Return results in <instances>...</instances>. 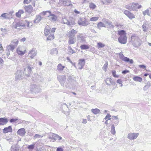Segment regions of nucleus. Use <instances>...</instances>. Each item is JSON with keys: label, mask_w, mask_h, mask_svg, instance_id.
<instances>
[{"label": "nucleus", "mask_w": 151, "mask_h": 151, "mask_svg": "<svg viewBox=\"0 0 151 151\" xmlns=\"http://www.w3.org/2000/svg\"><path fill=\"white\" fill-rule=\"evenodd\" d=\"M49 138L51 139H53V141H54L57 139H58L59 142H60V140L62 139V137H61L60 136L57 134H53L52 137H49Z\"/></svg>", "instance_id": "nucleus-21"}, {"label": "nucleus", "mask_w": 151, "mask_h": 151, "mask_svg": "<svg viewBox=\"0 0 151 151\" xmlns=\"http://www.w3.org/2000/svg\"><path fill=\"white\" fill-rule=\"evenodd\" d=\"M21 149L18 145L12 146L11 149V151H20Z\"/></svg>", "instance_id": "nucleus-29"}, {"label": "nucleus", "mask_w": 151, "mask_h": 151, "mask_svg": "<svg viewBox=\"0 0 151 151\" xmlns=\"http://www.w3.org/2000/svg\"><path fill=\"white\" fill-rule=\"evenodd\" d=\"M56 151H63V149L62 147H59L57 148Z\"/></svg>", "instance_id": "nucleus-63"}, {"label": "nucleus", "mask_w": 151, "mask_h": 151, "mask_svg": "<svg viewBox=\"0 0 151 151\" xmlns=\"http://www.w3.org/2000/svg\"><path fill=\"white\" fill-rule=\"evenodd\" d=\"M31 1V0H24V4H27L29 3Z\"/></svg>", "instance_id": "nucleus-64"}, {"label": "nucleus", "mask_w": 151, "mask_h": 151, "mask_svg": "<svg viewBox=\"0 0 151 151\" xmlns=\"http://www.w3.org/2000/svg\"><path fill=\"white\" fill-rule=\"evenodd\" d=\"M96 7V5L93 3H90L89 8L91 9H94Z\"/></svg>", "instance_id": "nucleus-49"}, {"label": "nucleus", "mask_w": 151, "mask_h": 151, "mask_svg": "<svg viewBox=\"0 0 151 151\" xmlns=\"http://www.w3.org/2000/svg\"><path fill=\"white\" fill-rule=\"evenodd\" d=\"M126 32L123 30L118 31V35L119 36L118 38L119 42L121 44H125L127 42V37Z\"/></svg>", "instance_id": "nucleus-1"}, {"label": "nucleus", "mask_w": 151, "mask_h": 151, "mask_svg": "<svg viewBox=\"0 0 151 151\" xmlns=\"http://www.w3.org/2000/svg\"><path fill=\"white\" fill-rule=\"evenodd\" d=\"M143 14L145 16L146 14H147L149 16L150 15L149 10L148 9H147L146 10L144 11L143 12Z\"/></svg>", "instance_id": "nucleus-53"}, {"label": "nucleus", "mask_w": 151, "mask_h": 151, "mask_svg": "<svg viewBox=\"0 0 151 151\" xmlns=\"http://www.w3.org/2000/svg\"><path fill=\"white\" fill-rule=\"evenodd\" d=\"M49 19L52 22H54L57 19V17L55 14H50L49 15H47Z\"/></svg>", "instance_id": "nucleus-23"}, {"label": "nucleus", "mask_w": 151, "mask_h": 151, "mask_svg": "<svg viewBox=\"0 0 151 151\" xmlns=\"http://www.w3.org/2000/svg\"><path fill=\"white\" fill-rule=\"evenodd\" d=\"M54 36L53 34H50L47 38V40H51L54 39Z\"/></svg>", "instance_id": "nucleus-50"}, {"label": "nucleus", "mask_w": 151, "mask_h": 151, "mask_svg": "<svg viewBox=\"0 0 151 151\" xmlns=\"http://www.w3.org/2000/svg\"><path fill=\"white\" fill-rule=\"evenodd\" d=\"M102 20L105 23L106 25L108 26V28L111 29L112 28H114V26L112 24V22L109 21L108 19H103Z\"/></svg>", "instance_id": "nucleus-15"}, {"label": "nucleus", "mask_w": 151, "mask_h": 151, "mask_svg": "<svg viewBox=\"0 0 151 151\" xmlns=\"http://www.w3.org/2000/svg\"><path fill=\"white\" fill-rule=\"evenodd\" d=\"M115 127L114 125L112 124L111 126V133L113 135H114L115 134L116 131L115 129Z\"/></svg>", "instance_id": "nucleus-46"}, {"label": "nucleus", "mask_w": 151, "mask_h": 151, "mask_svg": "<svg viewBox=\"0 0 151 151\" xmlns=\"http://www.w3.org/2000/svg\"><path fill=\"white\" fill-rule=\"evenodd\" d=\"M44 31L45 35L46 36H47L50 33V28L49 26H47L46 27Z\"/></svg>", "instance_id": "nucleus-30"}, {"label": "nucleus", "mask_w": 151, "mask_h": 151, "mask_svg": "<svg viewBox=\"0 0 151 151\" xmlns=\"http://www.w3.org/2000/svg\"><path fill=\"white\" fill-rule=\"evenodd\" d=\"M24 13V10H19L18 11L16 12V16L18 18H20L21 17V15L22 14H23Z\"/></svg>", "instance_id": "nucleus-33"}, {"label": "nucleus", "mask_w": 151, "mask_h": 151, "mask_svg": "<svg viewBox=\"0 0 151 151\" xmlns=\"http://www.w3.org/2000/svg\"><path fill=\"white\" fill-rule=\"evenodd\" d=\"M80 47L81 50H87L89 48V47L88 45L85 44H83L81 45Z\"/></svg>", "instance_id": "nucleus-43"}, {"label": "nucleus", "mask_w": 151, "mask_h": 151, "mask_svg": "<svg viewBox=\"0 0 151 151\" xmlns=\"http://www.w3.org/2000/svg\"><path fill=\"white\" fill-rule=\"evenodd\" d=\"M108 63L107 62L104 65L103 67V69L105 71L106 70V68L107 66Z\"/></svg>", "instance_id": "nucleus-58"}, {"label": "nucleus", "mask_w": 151, "mask_h": 151, "mask_svg": "<svg viewBox=\"0 0 151 151\" xmlns=\"http://www.w3.org/2000/svg\"><path fill=\"white\" fill-rule=\"evenodd\" d=\"M76 42V38H69L68 40V44L69 45L73 44L75 43Z\"/></svg>", "instance_id": "nucleus-32"}, {"label": "nucleus", "mask_w": 151, "mask_h": 151, "mask_svg": "<svg viewBox=\"0 0 151 151\" xmlns=\"http://www.w3.org/2000/svg\"><path fill=\"white\" fill-rule=\"evenodd\" d=\"M8 122L7 119L4 118H0V125H3Z\"/></svg>", "instance_id": "nucleus-28"}, {"label": "nucleus", "mask_w": 151, "mask_h": 151, "mask_svg": "<svg viewBox=\"0 0 151 151\" xmlns=\"http://www.w3.org/2000/svg\"><path fill=\"white\" fill-rule=\"evenodd\" d=\"M25 24L23 23L22 21H21L17 23L14 26V27L17 29H20L24 28L25 27Z\"/></svg>", "instance_id": "nucleus-10"}, {"label": "nucleus", "mask_w": 151, "mask_h": 151, "mask_svg": "<svg viewBox=\"0 0 151 151\" xmlns=\"http://www.w3.org/2000/svg\"><path fill=\"white\" fill-rule=\"evenodd\" d=\"M24 8L25 12L29 14L31 13L33 9L32 6L30 5H29L28 6H25L24 7Z\"/></svg>", "instance_id": "nucleus-19"}, {"label": "nucleus", "mask_w": 151, "mask_h": 151, "mask_svg": "<svg viewBox=\"0 0 151 151\" xmlns=\"http://www.w3.org/2000/svg\"><path fill=\"white\" fill-rule=\"evenodd\" d=\"M65 68V66H63L60 63L57 66V70L59 71H62L63 70L64 68Z\"/></svg>", "instance_id": "nucleus-34"}, {"label": "nucleus", "mask_w": 151, "mask_h": 151, "mask_svg": "<svg viewBox=\"0 0 151 151\" xmlns=\"http://www.w3.org/2000/svg\"><path fill=\"white\" fill-rule=\"evenodd\" d=\"M37 54V52L36 48H33L29 52V55L31 58H33Z\"/></svg>", "instance_id": "nucleus-16"}, {"label": "nucleus", "mask_w": 151, "mask_h": 151, "mask_svg": "<svg viewBox=\"0 0 151 151\" xmlns=\"http://www.w3.org/2000/svg\"><path fill=\"white\" fill-rule=\"evenodd\" d=\"M124 13L130 19L135 18L134 15L128 10H125L124 12Z\"/></svg>", "instance_id": "nucleus-18"}, {"label": "nucleus", "mask_w": 151, "mask_h": 151, "mask_svg": "<svg viewBox=\"0 0 151 151\" xmlns=\"http://www.w3.org/2000/svg\"><path fill=\"white\" fill-rule=\"evenodd\" d=\"M3 130L4 133H6L9 132H12V130L11 126H10L8 127L4 128Z\"/></svg>", "instance_id": "nucleus-27"}, {"label": "nucleus", "mask_w": 151, "mask_h": 151, "mask_svg": "<svg viewBox=\"0 0 151 151\" xmlns=\"http://www.w3.org/2000/svg\"><path fill=\"white\" fill-rule=\"evenodd\" d=\"M31 71L32 68L29 66H28L24 69V72H23L24 74V75L25 74L27 76H29Z\"/></svg>", "instance_id": "nucleus-14"}, {"label": "nucleus", "mask_w": 151, "mask_h": 151, "mask_svg": "<svg viewBox=\"0 0 151 151\" xmlns=\"http://www.w3.org/2000/svg\"><path fill=\"white\" fill-rule=\"evenodd\" d=\"M85 64V60L84 59H81L79 60L78 66V69H82Z\"/></svg>", "instance_id": "nucleus-17"}, {"label": "nucleus", "mask_w": 151, "mask_h": 151, "mask_svg": "<svg viewBox=\"0 0 151 151\" xmlns=\"http://www.w3.org/2000/svg\"><path fill=\"white\" fill-rule=\"evenodd\" d=\"M139 133H130L128 135L127 138L130 140L136 139L139 135Z\"/></svg>", "instance_id": "nucleus-13"}, {"label": "nucleus", "mask_w": 151, "mask_h": 151, "mask_svg": "<svg viewBox=\"0 0 151 151\" xmlns=\"http://www.w3.org/2000/svg\"><path fill=\"white\" fill-rule=\"evenodd\" d=\"M68 51L69 54H72L76 53V52L72 49L70 46H68Z\"/></svg>", "instance_id": "nucleus-38"}, {"label": "nucleus", "mask_w": 151, "mask_h": 151, "mask_svg": "<svg viewBox=\"0 0 151 151\" xmlns=\"http://www.w3.org/2000/svg\"><path fill=\"white\" fill-rule=\"evenodd\" d=\"M111 115L109 114H107V115H106L104 118V119L105 120H107V119H109V118H111L110 117H111Z\"/></svg>", "instance_id": "nucleus-61"}, {"label": "nucleus", "mask_w": 151, "mask_h": 151, "mask_svg": "<svg viewBox=\"0 0 151 151\" xmlns=\"http://www.w3.org/2000/svg\"><path fill=\"white\" fill-rule=\"evenodd\" d=\"M26 133L25 129L24 128H21L19 129L17 132V133L21 136H24Z\"/></svg>", "instance_id": "nucleus-26"}, {"label": "nucleus", "mask_w": 151, "mask_h": 151, "mask_svg": "<svg viewBox=\"0 0 151 151\" xmlns=\"http://www.w3.org/2000/svg\"><path fill=\"white\" fill-rule=\"evenodd\" d=\"M111 119L113 120L116 119V120H118V118L117 116H112L111 118Z\"/></svg>", "instance_id": "nucleus-62"}, {"label": "nucleus", "mask_w": 151, "mask_h": 151, "mask_svg": "<svg viewBox=\"0 0 151 151\" xmlns=\"http://www.w3.org/2000/svg\"><path fill=\"white\" fill-rule=\"evenodd\" d=\"M105 82L106 84L108 85H110V84L114 85L115 84V82L114 81H112V79L111 78H107L105 81Z\"/></svg>", "instance_id": "nucleus-25"}, {"label": "nucleus", "mask_w": 151, "mask_h": 151, "mask_svg": "<svg viewBox=\"0 0 151 151\" xmlns=\"http://www.w3.org/2000/svg\"><path fill=\"white\" fill-rule=\"evenodd\" d=\"M97 27L100 30L101 29L102 27H106L105 24L102 22H100L98 23L97 24Z\"/></svg>", "instance_id": "nucleus-37"}, {"label": "nucleus", "mask_w": 151, "mask_h": 151, "mask_svg": "<svg viewBox=\"0 0 151 151\" xmlns=\"http://www.w3.org/2000/svg\"><path fill=\"white\" fill-rule=\"evenodd\" d=\"M57 78L61 86H64V83L66 79V76L64 75L60 76L59 75L57 76Z\"/></svg>", "instance_id": "nucleus-8"}, {"label": "nucleus", "mask_w": 151, "mask_h": 151, "mask_svg": "<svg viewBox=\"0 0 151 151\" xmlns=\"http://www.w3.org/2000/svg\"><path fill=\"white\" fill-rule=\"evenodd\" d=\"M131 42L133 46L136 47H138L142 44V41L138 36L135 35H133L131 37Z\"/></svg>", "instance_id": "nucleus-2"}, {"label": "nucleus", "mask_w": 151, "mask_h": 151, "mask_svg": "<svg viewBox=\"0 0 151 151\" xmlns=\"http://www.w3.org/2000/svg\"><path fill=\"white\" fill-rule=\"evenodd\" d=\"M18 41L17 40H14L11 43V45L12 46H13L14 48H15L17 45L18 44Z\"/></svg>", "instance_id": "nucleus-36"}, {"label": "nucleus", "mask_w": 151, "mask_h": 151, "mask_svg": "<svg viewBox=\"0 0 151 151\" xmlns=\"http://www.w3.org/2000/svg\"><path fill=\"white\" fill-rule=\"evenodd\" d=\"M73 78L72 76H69L68 77L65 84V86L67 88H71L73 81Z\"/></svg>", "instance_id": "nucleus-6"}, {"label": "nucleus", "mask_w": 151, "mask_h": 151, "mask_svg": "<svg viewBox=\"0 0 151 151\" xmlns=\"http://www.w3.org/2000/svg\"><path fill=\"white\" fill-rule=\"evenodd\" d=\"M77 31H76L73 29L70 31L68 32L67 35V36L69 38H76L75 37V35L77 34Z\"/></svg>", "instance_id": "nucleus-12"}, {"label": "nucleus", "mask_w": 151, "mask_h": 151, "mask_svg": "<svg viewBox=\"0 0 151 151\" xmlns=\"http://www.w3.org/2000/svg\"><path fill=\"white\" fill-rule=\"evenodd\" d=\"M78 41L80 42H82L86 41V37L83 36L81 34H80L77 36Z\"/></svg>", "instance_id": "nucleus-20"}, {"label": "nucleus", "mask_w": 151, "mask_h": 151, "mask_svg": "<svg viewBox=\"0 0 151 151\" xmlns=\"http://www.w3.org/2000/svg\"><path fill=\"white\" fill-rule=\"evenodd\" d=\"M151 86V83L149 82H148L143 88L144 90L145 91L148 89Z\"/></svg>", "instance_id": "nucleus-40"}, {"label": "nucleus", "mask_w": 151, "mask_h": 151, "mask_svg": "<svg viewBox=\"0 0 151 151\" xmlns=\"http://www.w3.org/2000/svg\"><path fill=\"white\" fill-rule=\"evenodd\" d=\"M61 109L62 111H66L68 108V105L65 103H63L61 104Z\"/></svg>", "instance_id": "nucleus-31"}, {"label": "nucleus", "mask_w": 151, "mask_h": 151, "mask_svg": "<svg viewBox=\"0 0 151 151\" xmlns=\"http://www.w3.org/2000/svg\"><path fill=\"white\" fill-rule=\"evenodd\" d=\"M58 53L57 49L56 48H53L51 50L50 52V53L51 54H57Z\"/></svg>", "instance_id": "nucleus-44"}, {"label": "nucleus", "mask_w": 151, "mask_h": 151, "mask_svg": "<svg viewBox=\"0 0 151 151\" xmlns=\"http://www.w3.org/2000/svg\"><path fill=\"white\" fill-rule=\"evenodd\" d=\"M99 19V17H93L90 19V21H96Z\"/></svg>", "instance_id": "nucleus-55"}, {"label": "nucleus", "mask_w": 151, "mask_h": 151, "mask_svg": "<svg viewBox=\"0 0 151 151\" xmlns=\"http://www.w3.org/2000/svg\"><path fill=\"white\" fill-rule=\"evenodd\" d=\"M100 110L97 108L95 109H92L91 110V112L95 114H96L100 112Z\"/></svg>", "instance_id": "nucleus-39"}, {"label": "nucleus", "mask_w": 151, "mask_h": 151, "mask_svg": "<svg viewBox=\"0 0 151 151\" xmlns=\"http://www.w3.org/2000/svg\"><path fill=\"white\" fill-rule=\"evenodd\" d=\"M14 49V48L13 46H12L10 45H9L7 46L6 51H8L9 52V51H10V50H11L12 51H13Z\"/></svg>", "instance_id": "nucleus-42"}, {"label": "nucleus", "mask_w": 151, "mask_h": 151, "mask_svg": "<svg viewBox=\"0 0 151 151\" xmlns=\"http://www.w3.org/2000/svg\"><path fill=\"white\" fill-rule=\"evenodd\" d=\"M129 73V71L127 70H124L122 71V73L123 74H125Z\"/></svg>", "instance_id": "nucleus-60"}, {"label": "nucleus", "mask_w": 151, "mask_h": 151, "mask_svg": "<svg viewBox=\"0 0 151 151\" xmlns=\"http://www.w3.org/2000/svg\"><path fill=\"white\" fill-rule=\"evenodd\" d=\"M25 50L24 51H22L20 50L19 48H18L17 49V53L19 55H22L24 54L25 53Z\"/></svg>", "instance_id": "nucleus-51"}, {"label": "nucleus", "mask_w": 151, "mask_h": 151, "mask_svg": "<svg viewBox=\"0 0 151 151\" xmlns=\"http://www.w3.org/2000/svg\"><path fill=\"white\" fill-rule=\"evenodd\" d=\"M143 31L144 32H146L147 31L148 28L149 27V24L147 22H144L142 26Z\"/></svg>", "instance_id": "nucleus-22"}, {"label": "nucleus", "mask_w": 151, "mask_h": 151, "mask_svg": "<svg viewBox=\"0 0 151 151\" xmlns=\"http://www.w3.org/2000/svg\"><path fill=\"white\" fill-rule=\"evenodd\" d=\"M111 0H104L102 1V2L104 4H108L111 3Z\"/></svg>", "instance_id": "nucleus-52"}, {"label": "nucleus", "mask_w": 151, "mask_h": 151, "mask_svg": "<svg viewBox=\"0 0 151 151\" xmlns=\"http://www.w3.org/2000/svg\"><path fill=\"white\" fill-rule=\"evenodd\" d=\"M18 120V119H12L10 120V122L11 123H12L16 122Z\"/></svg>", "instance_id": "nucleus-59"}, {"label": "nucleus", "mask_w": 151, "mask_h": 151, "mask_svg": "<svg viewBox=\"0 0 151 151\" xmlns=\"http://www.w3.org/2000/svg\"><path fill=\"white\" fill-rule=\"evenodd\" d=\"M119 55L120 58L122 60L127 62H129L131 64L133 63V60L130 59L129 58L124 56L122 53H120Z\"/></svg>", "instance_id": "nucleus-5"}, {"label": "nucleus", "mask_w": 151, "mask_h": 151, "mask_svg": "<svg viewBox=\"0 0 151 151\" xmlns=\"http://www.w3.org/2000/svg\"><path fill=\"white\" fill-rule=\"evenodd\" d=\"M7 15H8L7 13H3L0 16V17H3L5 19H8L9 18L7 16Z\"/></svg>", "instance_id": "nucleus-54"}, {"label": "nucleus", "mask_w": 151, "mask_h": 151, "mask_svg": "<svg viewBox=\"0 0 151 151\" xmlns=\"http://www.w3.org/2000/svg\"><path fill=\"white\" fill-rule=\"evenodd\" d=\"M78 23L79 25L85 26L87 25L88 22L85 18H80L78 21Z\"/></svg>", "instance_id": "nucleus-9"}, {"label": "nucleus", "mask_w": 151, "mask_h": 151, "mask_svg": "<svg viewBox=\"0 0 151 151\" xmlns=\"http://www.w3.org/2000/svg\"><path fill=\"white\" fill-rule=\"evenodd\" d=\"M24 76V73L22 71L18 70L16 73L15 80L17 81L22 79L23 77Z\"/></svg>", "instance_id": "nucleus-7"}, {"label": "nucleus", "mask_w": 151, "mask_h": 151, "mask_svg": "<svg viewBox=\"0 0 151 151\" xmlns=\"http://www.w3.org/2000/svg\"><path fill=\"white\" fill-rule=\"evenodd\" d=\"M30 90L33 93H37L40 91L41 89L39 86L33 84L31 86Z\"/></svg>", "instance_id": "nucleus-4"}, {"label": "nucleus", "mask_w": 151, "mask_h": 151, "mask_svg": "<svg viewBox=\"0 0 151 151\" xmlns=\"http://www.w3.org/2000/svg\"><path fill=\"white\" fill-rule=\"evenodd\" d=\"M43 18L41 15L39 14L38 15H36L35 19L34 20V22L35 23H38L40 22Z\"/></svg>", "instance_id": "nucleus-24"}, {"label": "nucleus", "mask_w": 151, "mask_h": 151, "mask_svg": "<svg viewBox=\"0 0 151 151\" xmlns=\"http://www.w3.org/2000/svg\"><path fill=\"white\" fill-rule=\"evenodd\" d=\"M112 73L113 75V76L115 78H118L119 77V75H116V71L115 70H112Z\"/></svg>", "instance_id": "nucleus-56"}, {"label": "nucleus", "mask_w": 151, "mask_h": 151, "mask_svg": "<svg viewBox=\"0 0 151 151\" xmlns=\"http://www.w3.org/2000/svg\"><path fill=\"white\" fill-rule=\"evenodd\" d=\"M111 37L114 40H115V39H117V35L115 31H113L111 33Z\"/></svg>", "instance_id": "nucleus-45"}, {"label": "nucleus", "mask_w": 151, "mask_h": 151, "mask_svg": "<svg viewBox=\"0 0 151 151\" xmlns=\"http://www.w3.org/2000/svg\"><path fill=\"white\" fill-rule=\"evenodd\" d=\"M141 7V5L135 3H132L125 6L126 8L130 10L133 11H136L137 9L140 8Z\"/></svg>", "instance_id": "nucleus-3"}, {"label": "nucleus", "mask_w": 151, "mask_h": 151, "mask_svg": "<svg viewBox=\"0 0 151 151\" xmlns=\"http://www.w3.org/2000/svg\"><path fill=\"white\" fill-rule=\"evenodd\" d=\"M98 48H103L105 46V45L103 44L102 42H99L97 43Z\"/></svg>", "instance_id": "nucleus-47"}, {"label": "nucleus", "mask_w": 151, "mask_h": 151, "mask_svg": "<svg viewBox=\"0 0 151 151\" xmlns=\"http://www.w3.org/2000/svg\"><path fill=\"white\" fill-rule=\"evenodd\" d=\"M47 13H49V15L51 14V12L49 11H44L40 13L42 17L43 16H45L47 15Z\"/></svg>", "instance_id": "nucleus-48"}, {"label": "nucleus", "mask_w": 151, "mask_h": 151, "mask_svg": "<svg viewBox=\"0 0 151 151\" xmlns=\"http://www.w3.org/2000/svg\"><path fill=\"white\" fill-rule=\"evenodd\" d=\"M134 81L141 82L142 81V78L138 76H135L133 78Z\"/></svg>", "instance_id": "nucleus-35"}, {"label": "nucleus", "mask_w": 151, "mask_h": 151, "mask_svg": "<svg viewBox=\"0 0 151 151\" xmlns=\"http://www.w3.org/2000/svg\"><path fill=\"white\" fill-rule=\"evenodd\" d=\"M62 22L64 24H66L68 25H71L70 22L65 18H63Z\"/></svg>", "instance_id": "nucleus-41"}, {"label": "nucleus", "mask_w": 151, "mask_h": 151, "mask_svg": "<svg viewBox=\"0 0 151 151\" xmlns=\"http://www.w3.org/2000/svg\"><path fill=\"white\" fill-rule=\"evenodd\" d=\"M70 0H59V3L60 5L63 6H69L71 5Z\"/></svg>", "instance_id": "nucleus-11"}, {"label": "nucleus", "mask_w": 151, "mask_h": 151, "mask_svg": "<svg viewBox=\"0 0 151 151\" xmlns=\"http://www.w3.org/2000/svg\"><path fill=\"white\" fill-rule=\"evenodd\" d=\"M34 145L32 144L28 146L27 148L29 150H32L34 148Z\"/></svg>", "instance_id": "nucleus-57"}]
</instances>
